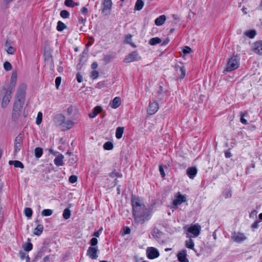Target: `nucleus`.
I'll return each instance as SVG.
<instances>
[{
    "label": "nucleus",
    "instance_id": "0eeeda50",
    "mask_svg": "<svg viewBox=\"0 0 262 262\" xmlns=\"http://www.w3.org/2000/svg\"><path fill=\"white\" fill-rule=\"evenodd\" d=\"M12 89H8L5 93L4 96L3 97L2 102V107H6L8 103H9L10 99L11 98V93H12Z\"/></svg>",
    "mask_w": 262,
    "mask_h": 262
},
{
    "label": "nucleus",
    "instance_id": "6e6552de",
    "mask_svg": "<svg viewBox=\"0 0 262 262\" xmlns=\"http://www.w3.org/2000/svg\"><path fill=\"white\" fill-rule=\"evenodd\" d=\"M146 254L148 258L151 259L156 258L159 256V251L154 247L147 248L146 250Z\"/></svg>",
    "mask_w": 262,
    "mask_h": 262
},
{
    "label": "nucleus",
    "instance_id": "052dcab7",
    "mask_svg": "<svg viewBox=\"0 0 262 262\" xmlns=\"http://www.w3.org/2000/svg\"><path fill=\"white\" fill-rule=\"evenodd\" d=\"M259 221H255L253 224H252L251 225V228L253 229H256L258 228V224L259 223Z\"/></svg>",
    "mask_w": 262,
    "mask_h": 262
},
{
    "label": "nucleus",
    "instance_id": "a18cd8bd",
    "mask_svg": "<svg viewBox=\"0 0 262 262\" xmlns=\"http://www.w3.org/2000/svg\"><path fill=\"white\" fill-rule=\"evenodd\" d=\"M15 167H18L20 168H24V166L23 164L19 161L15 160L14 164Z\"/></svg>",
    "mask_w": 262,
    "mask_h": 262
},
{
    "label": "nucleus",
    "instance_id": "6ab92c4d",
    "mask_svg": "<svg viewBox=\"0 0 262 262\" xmlns=\"http://www.w3.org/2000/svg\"><path fill=\"white\" fill-rule=\"evenodd\" d=\"M197 173V169L194 167L188 168L187 169V174L191 179H193Z\"/></svg>",
    "mask_w": 262,
    "mask_h": 262
},
{
    "label": "nucleus",
    "instance_id": "39448f33",
    "mask_svg": "<svg viewBox=\"0 0 262 262\" xmlns=\"http://www.w3.org/2000/svg\"><path fill=\"white\" fill-rule=\"evenodd\" d=\"M175 71L180 79L184 78L186 74V69L181 62H178L174 66Z\"/></svg>",
    "mask_w": 262,
    "mask_h": 262
},
{
    "label": "nucleus",
    "instance_id": "b1692460",
    "mask_svg": "<svg viewBox=\"0 0 262 262\" xmlns=\"http://www.w3.org/2000/svg\"><path fill=\"white\" fill-rule=\"evenodd\" d=\"M43 229V227L42 225L38 224L37 227L34 229V234L36 235L39 236L40 235Z\"/></svg>",
    "mask_w": 262,
    "mask_h": 262
},
{
    "label": "nucleus",
    "instance_id": "c756f323",
    "mask_svg": "<svg viewBox=\"0 0 262 262\" xmlns=\"http://www.w3.org/2000/svg\"><path fill=\"white\" fill-rule=\"evenodd\" d=\"M185 246L187 248L194 250V244L191 239H189L185 242Z\"/></svg>",
    "mask_w": 262,
    "mask_h": 262
},
{
    "label": "nucleus",
    "instance_id": "6e6d98bb",
    "mask_svg": "<svg viewBox=\"0 0 262 262\" xmlns=\"http://www.w3.org/2000/svg\"><path fill=\"white\" fill-rule=\"evenodd\" d=\"M191 51H192L191 49L188 46L185 47V48L183 50V52L184 54H187L188 53H189Z\"/></svg>",
    "mask_w": 262,
    "mask_h": 262
},
{
    "label": "nucleus",
    "instance_id": "e433bc0d",
    "mask_svg": "<svg viewBox=\"0 0 262 262\" xmlns=\"http://www.w3.org/2000/svg\"><path fill=\"white\" fill-rule=\"evenodd\" d=\"M53 211L51 209H44L41 212V214L43 216H48L52 214Z\"/></svg>",
    "mask_w": 262,
    "mask_h": 262
},
{
    "label": "nucleus",
    "instance_id": "20e7f679",
    "mask_svg": "<svg viewBox=\"0 0 262 262\" xmlns=\"http://www.w3.org/2000/svg\"><path fill=\"white\" fill-rule=\"evenodd\" d=\"M186 196L182 195L179 192L175 195V198L172 202L173 206L172 209H177L178 206L181 205L182 203L186 202Z\"/></svg>",
    "mask_w": 262,
    "mask_h": 262
},
{
    "label": "nucleus",
    "instance_id": "c03bdc74",
    "mask_svg": "<svg viewBox=\"0 0 262 262\" xmlns=\"http://www.w3.org/2000/svg\"><path fill=\"white\" fill-rule=\"evenodd\" d=\"M158 97H159L158 98V99H159V100L162 99L165 94L164 92H163L162 86L160 87L159 90L158 91Z\"/></svg>",
    "mask_w": 262,
    "mask_h": 262
},
{
    "label": "nucleus",
    "instance_id": "a19ab883",
    "mask_svg": "<svg viewBox=\"0 0 262 262\" xmlns=\"http://www.w3.org/2000/svg\"><path fill=\"white\" fill-rule=\"evenodd\" d=\"M74 4V2L73 0H66L64 2V5L69 7L73 8Z\"/></svg>",
    "mask_w": 262,
    "mask_h": 262
},
{
    "label": "nucleus",
    "instance_id": "412c9836",
    "mask_svg": "<svg viewBox=\"0 0 262 262\" xmlns=\"http://www.w3.org/2000/svg\"><path fill=\"white\" fill-rule=\"evenodd\" d=\"M121 104V99L119 97H115L111 103V106L113 108H117Z\"/></svg>",
    "mask_w": 262,
    "mask_h": 262
},
{
    "label": "nucleus",
    "instance_id": "5fc2aeb1",
    "mask_svg": "<svg viewBox=\"0 0 262 262\" xmlns=\"http://www.w3.org/2000/svg\"><path fill=\"white\" fill-rule=\"evenodd\" d=\"M99 76V72L97 71H93L91 73V78L96 79Z\"/></svg>",
    "mask_w": 262,
    "mask_h": 262
},
{
    "label": "nucleus",
    "instance_id": "774afa93",
    "mask_svg": "<svg viewBox=\"0 0 262 262\" xmlns=\"http://www.w3.org/2000/svg\"><path fill=\"white\" fill-rule=\"evenodd\" d=\"M78 21H79V23H80V24H84L85 23V21H86V19L83 18L81 17H80L78 18Z\"/></svg>",
    "mask_w": 262,
    "mask_h": 262
},
{
    "label": "nucleus",
    "instance_id": "37998d69",
    "mask_svg": "<svg viewBox=\"0 0 262 262\" xmlns=\"http://www.w3.org/2000/svg\"><path fill=\"white\" fill-rule=\"evenodd\" d=\"M42 121V113L41 112H39L37 114L36 120V123L37 125H39Z\"/></svg>",
    "mask_w": 262,
    "mask_h": 262
},
{
    "label": "nucleus",
    "instance_id": "c9c22d12",
    "mask_svg": "<svg viewBox=\"0 0 262 262\" xmlns=\"http://www.w3.org/2000/svg\"><path fill=\"white\" fill-rule=\"evenodd\" d=\"M71 216V211L69 209L66 208L64 210L63 213V217L64 219L67 220L70 218Z\"/></svg>",
    "mask_w": 262,
    "mask_h": 262
},
{
    "label": "nucleus",
    "instance_id": "9b49d317",
    "mask_svg": "<svg viewBox=\"0 0 262 262\" xmlns=\"http://www.w3.org/2000/svg\"><path fill=\"white\" fill-rule=\"evenodd\" d=\"M201 229V226L196 224L189 227L187 231L193 234L195 237H196L200 234Z\"/></svg>",
    "mask_w": 262,
    "mask_h": 262
},
{
    "label": "nucleus",
    "instance_id": "0e129e2a",
    "mask_svg": "<svg viewBox=\"0 0 262 262\" xmlns=\"http://www.w3.org/2000/svg\"><path fill=\"white\" fill-rule=\"evenodd\" d=\"M102 229H100L98 231L95 232L93 234V235L95 237H99L100 235V232H101Z\"/></svg>",
    "mask_w": 262,
    "mask_h": 262
},
{
    "label": "nucleus",
    "instance_id": "ea45409f",
    "mask_svg": "<svg viewBox=\"0 0 262 262\" xmlns=\"http://www.w3.org/2000/svg\"><path fill=\"white\" fill-rule=\"evenodd\" d=\"M4 68L6 71H8L12 69V67L9 62L6 61L4 63Z\"/></svg>",
    "mask_w": 262,
    "mask_h": 262
},
{
    "label": "nucleus",
    "instance_id": "2f4dec72",
    "mask_svg": "<svg viewBox=\"0 0 262 262\" xmlns=\"http://www.w3.org/2000/svg\"><path fill=\"white\" fill-rule=\"evenodd\" d=\"M23 248H24L25 251L28 252L32 249L33 245L32 243H31L30 242H28V243H26L24 245H23Z\"/></svg>",
    "mask_w": 262,
    "mask_h": 262
},
{
    "label": "nucleus",
    "instance_id": "f704fd0d",
    "mask_svg": "<svg viewBox=\"0 0 262 262\" xmlns=\"http://www.w3.org/2000/svg\"><path fill=\"white\" fill-rule=\"evenodd\" d=\"M103 148L105 150H111L113 148V144L111 142H106L104 144Z\"/></svg>",
    "mask_w": 262,
    "mask_h": 262
},
{
    "label": "nucleus",
    "instance_id": "864d4df0",
    "mask_svg": "<svg viewBox=\"0 0 262 262\" xmlns=\"http://www.w3.org/2000/svg\"><path fill=\"white\" fill-rule=\"evenodd\" d=\"M223 195L225 198H228L231 196V191L230 190H227L223 193Z\"/></svg>",
    "mask_w": 262,
    "mask_h": 262
},
{
    "label": "nucleus",
    "instance_id": "79ce46f5",
    "mask_svg": "<svg viewBox=\"0 0 262 262\" xmlns=\"http://www.w3.org/2000/svg\"><path fill=\"white\" fill-rule=\"evenodd\" d=\"M74 122L71 120H68L66 122H65L64 126L70 129L74 125Z\"/></svg>",
    "mask_w": 262,
    "mask_h": 262
},
{
    "label": "nucleus",
    "instance_id": "ddd939ff",
    "mask_svg": "<svg viewBox=\"0 0 262 262\" xmlns=\"http://www.w3.org/2000/svg\"><path fill=\"white\" fill-rule=\"evenodd\" d=\"M159 109V105L158 103L156 102H153L152 103H150L147 112L148 114L151 115L156 113Z\"/></svg>",
    "mask_w": 262,
    "mask_h": 262
},
{
    "label": "nucleus",
    "instance_id": "f03ea898",
    "mask_svg": "<svg viewBox=\"0 0 262 262\" xmlns=\"http://www.w3.org/2000/svg\"><path fill=\"white\" fill-rule=\"evenodd\" d=\"M26 89L27 85L26 84L22 83L19 85L17 90L15 96V100L13 105V110L14 111H18V112H21V109L25 100Z\"/></svg>",
    "mask_w": 262,
    "mask_h": 262
},
{
    "label": "nucleus",
    "instance_id": "e2e57ef3",
    "mask_svg": "<svg viewBox=\"0 0 262 262\" xmlns=\"http://www.w3.org/2000/svg\"><path fill=\"white\" fill-rule=\"evenodd\" d=\"M80 11L82 14H86L88 12V10L86 7H82Z\"/></svg>",
    "mask_w": 262,
    "mask_h": 262
},
{
    "label": "nucleus",
    "instance_id": "2eb2a0df",
    "mask_svg": "<svg viewBox=\"0 0 262 262\" xmlns=\"http://www.w3.org/2000/svg\"><path fill=\"white\" fill-rule=\"evenodd\" d=\"M187 252L185 250H183L179 252L177 255L178 259L180 262H189L186 257Z\"/></svg>",
    "mask_w": 262,
    "mask_h": 262
},
{
    "label": "nucleus",
    "instance_id": "603ef678",
    "mask_svg": "<svg viewBox=\"0 0 262 262\" xmlns=\"http://www.w3.org/2000/svg\"><path fill=\"white\" fill-rule=\"evenodd\" d=\"M61 78L60 77H57L55 79V85L56 88L58 89L59 88V86L61 83Z\"/></svg>",
    "mask_w": 262,
    "mask_h": 262
},
{
    "label": "nucleus",
    "instance_id": "aec40b11",
    "mask_svg": "<svg viewBox=\"0 0 262 262\" xmlns=\"http://www.w3.org/2000/svg\"><path fill=\"white\" fill-rule=\"evenodd\" d=\"M102 111V108L101 106H97L94 108L92 113L89 114V116L91 118H94Z\"/></svg>",
    "mask_w": 262,
    "mask_h": 262
},
{
    "label": "nucleus",
    "instance_id": "f3484780",
    "mask_svg": "<svg viewBox=\"0 0 262 262\" xmlns=\"http://www.w3.org/2000/svg\"><path fill=\"white\" fill-rule=\"evenodd\" d=\"M17 81V73L16 71H13L11 76L10 86L8 89H12L13 91Z\"/></svg>",
    "mask_w": 262,
    "mask_h": 262
},
{
    "label": "nucleus",
    "instance_id": "cd10ccee",
    "mask_svg": "<svg viewBox=\"0 0 262 262\" xmlns=\"http://www.w3.org/2000/svg\"><path fill=\"white\" fill-rule=\"evenodd\" d=\"M35 156L37 158H39L41 157L43 151L42 149L40 147H36L34 150Z\"/></svg>",
    "mask_w": 262,
    "mask_h": 262
},
{
    "label": "nucleus",
    "instance_id": "423d86ee",
    "mask_svg": "<svg viewBox=\"0 0 262 262\" xmlns=\"http://www.w3.org/2000/svg\"><path fill=\"white\" fill-rule=\"evenodd\" d=\"M140 60H141V57L139 55V53L137 51H134L126 56L124 59V62L129 63Z\"/></svg>",
    "mask_w": 262,
    "mask_h": 262
},
{
    "label": "nucleus",
    "instance_id": "338daca9",
    "mask_svg": "<svg viewBox=\"0 0 262 262\" xmlns=\"http://www.w3.org/2000/svg\"><path fill=\"white\" fill-rule=\"evenodd\" d=\"M97 67L98 64L96 62H94L91 65V68L92 69H95L97 68Z\"/></svg>",
    "mask_w": 262,
    "mask_h": 262
},
{
    "label": "nucleus",
    "instance_id": "49530a36",
    "mask_svg": "<svg viewBox=\"0 0 262 262\" xmlns=\"http://www.w3.org/2000/svg\"><path fill=\"white\" fill-rule=\"evenodd\" d=\"M245 113H243V112L241 113L240 121L243 124L246 125L248 124V122H247V121L244 118V117L245 116Z\"/></svg>",
    "mask_w": 262,
    "mask_h": 262
},
{
    "label": "nucleus",
    "instance_id": "3c124183",
    "mask_svg": "<svg viewBox=\"0 0 262 262\" xmlns=\"http://www.w3.org/2000/svg\"><path fill=\"white\" fill-rule=\"evenodd\" d=\"M98 243V240L96 237H93L90 241V244L92 246H94L97 245Z\"/></svg>",
    "mask_w": 262,
    "mask_h": 262
},
{
    "label": "nucleus",
    "instance_id": "4c0bfd02",
    "mask_svg": "<svg viewBox=\"0 0 262 262\" xmlns=\"http://www.w3.org/2000/svg\"><path fill=\"white\" fill-rule=\"evenodd\" d=\"M109 176L112 178H114L115 177L121 178L122 176V174L116 171V170L115 169L114 171H113L112 172H111L109 174Z\"/></svg>",
    "mask_w": 262,
    "mask_h": 262
},
{
    "label": "nucleus",
    "instance_id": "473e14b6",
    "mask_svg": "<svg viewBox=\"0 0 262 262\" xmlns=\"http://www.w3.org/2000/svg\"><path fill=\"white\" fill-rule=\"evenodd\" d=\"M66 28V25L61 21H58L57 23V30L58 31H62Z\"/></svg>",
    "mask_w": 262,
    "mask_h": 262
},
{
    "label": "nucleus",
    "instance_id": "72a5a7b5",
    "mask_svg": "<svg viewBox=\"0 0 262 262\" xmlns=\"http://www.w3.org/2000/svg\"><path fill=\"white\" fill-rule=\"evenodd\" d=\"M21 112H18V111H14L13 110L12 111V118L14 121H16L19 118Z\"/></svg>",
    "mask_w": 262,
    "mask_h": 262
},
{
    "label": "nucleus",
    "instance_id": "bf43d9fd",
    "mask_svg": "<svg viewBox=\"0 0 262 262\" xmlns=\"http://www.w3.org/2000/svg\"><path fill=\"white\" fill-rule=\"evenodd\" d=\"M159 171L160 172V174H161L162 177H163V178L165 176V174L164 173V169H163L162 165H159Z\"/></svg>",
    "mask_w": 262,
    "mask_h": 262
},
{
    "label": "nucleus",
    "instance_id": "8fccbe9b",
    "mask_svg": "<svg viewBox=\"0 0 262 262\" xmlns=\"http://www.w3.org/2000/svg\"><path fill=\"white\" fill-rule=\"evenodd\" d=\"M69 182L71 183H74L77 181V177L75 175H72L69 178Z\"/></svg>",
    "mask_w": 262,
    "mask_h": 262
},
{
    "label": "nucleus",
    "instance_id": "09e8293b",
    "mask_svg": "<svg viewBox=\"0 0 262 262\" xmlns=\"http://www.w3.org/2000/svg\"><path fill=\"white\" fill-rule=\"evenodd\" d=\"M15 51V49L11 46L9 47L6 50L7 52L9 54H13Z\"/></svg>",
    "mask_w": 262,
    "mask_h": 262
},
{
    "label": "nucleus",
    "instance_id": "5701e85b",
    "mask_svg": "<svg viewBox=\"0 0 262 262\" xmlns=\"http://www.w3.org/2000/svg\"><path fill=\"white\" fill-rule=\"evenodd\" d=\"M165 20L166 16L164 15H162L155 19V23L157 26H161L164 23Z\"/></svg>",
    "mask_w": 262,
    "mask_h": 262
},
{
    "label": "nucleus",
    "instance_id": "1a4fd4ad",
    "mask_svg": "<svg viewBox=\"0 0 262 262\" xmlns=\"http://www.w3.org/2000/svg\"><path fill=\"white\" fill-rule=\"evenodd\" d=\"M23 142L22 136L18 135L14 141V154H16L21 149V144Z\"/></svg>",
    "mask_w": 262,
    "mask_h": 262
},
{
    "label": "nucleus",
    "instance_id": "4468645a",
    "mask_svg": "<svg viewBox=\"0 0 262 262\" xmlns=\"http://www.w3.org/2000/svg\"><path fill=\"white\" fill-rule=\"evenodd\" d=\"M253 51L256 54L262 55V41L255 42L253 45Z\"/></svg>",
    "mask_w": 262,
    "mask_h": 262
},
{
    "label": "nucleus",
    "instance_id": "393cba45",
    "mask_svg": "<svg viewBox=\"0 0 262 262\" xmlns=\"http://www.w3.org/2000/svg\"><path fill=\"white\" fill-rule=\"evenodd\" d=\"M124 132L123 127H118L117 128L116 130V137L119 139L122 137V135Z\"/></svg>",
    "mask_w": 262,
    "mask_h": 262
},
{
    "label": "nucleus",
    "instance_id": "58836bf2",
    "mask_svg": "<svg viewBox=\"0 0 262 262\" xmlns=\"http://www.w3.org/2000/svg\"><path fill=\"white\" fill-rule=\"evenodd\" d=\"M60 16L64 18H69L70 16L69 12L65 10H62L60 13Z\"/></svg>",
    "mask_w": 262,
    "mask_h": 262
},
{
    "label": "nucleus",
    "instance_id": "f8f14e48",
    "mask_svg": "<svg viewBox=\"0 0 262 262\" xmlns=\"http://www.w3.org/2000/svg\"><path fill=\"white\" fill-rule=\"evenodd\" d=\"M98 248L97 247H90L87 251V255L92 259H96L98 257L97 255Z\"/></svg>",
    "mask_w": 262,
    "mask_h": 262
},
{
    "label": "nucleus",
    "instance_id": "4d7b16f0",
    "mask_svg": "<svg viewBox=\"0 0 262 262\" xmlns=\"http://www.w3.org/2000/svg\"><path fill=\"white\" fill-rule=\"evenodd\" d=\"M76 79L78 82H81L83 80L82 75L80 73H78L76 75Z\"/></svg>",
    "mask_w": 262,
    "mask_h": 262
},
{
    "label": "nucleus",
    "instance_id": "a878e982",
    "mask_svg": "<svg viewBox=\"0 0 262 262\" xmlns=\"http://www.w3.org/2000/svg\"><path fill=\"white\" fill-rule=\"evenodd\" d=\"M144 6V2L142 0H137L136 1L135 6V9L136 10H140L143 8V7Z\"/></svg>",
    "mask_w": 262,
    "mask_h": 262
},
{
    "label": "nucleus",
    "instance_id": "13d9d810",
    "mask_svg": "<svg viewBox=\"0 0 262 262\" xmlns=\"http://www.w3.org/2000/svg\"><path fill=\"white\" fill-rule=\"evenodd\" d=\"M257 212L254 210L251 211V212L250 214V217L254 219L256 217Z\"/></svg>",
    "mask_w": 262,
    "mask_h": 262
},
{
    "label": "nucleus",
    "instance_id": "bb28decb",
    "mask_svg": "<svg viewBox=\"0 0 262 262\" xmlns=\"http://www.w3.org/2000/svg\"><path fill=\"white\" fill-rule=\"evenodd\" d=\"M161 42V40L159 37H154L151 38L149 41V43L150 45L154 46L158 44Z\"/></svg>",
    "mask_w": 262,
    "mask_h": 262
},
{
    "label": "nucleus",
    "instance_id": "a211bd4d",
    "mask_svg": "<svg viewBox=\"0 0 262 262\" xmlns=\"http://www.w3.org/2000/svg\"><path fill=\"white\" fill-rule=\"evenodd\" d=\"M65 117L59 114L56 116L54 119V122L56 125H61L65 122Z\"/></svg>",
    "mask_w": 262,
    "mask_h": 262
},
{
    "label": "nucleus",
    "instance_id": "de8ad7c7",
    "mask_svg": "<svg viewBox=\"0 0 262 262\" xmlns=\"http://www.w3.org/2000/svg\"><path fill=\"white\" fill-rule=\"evenodd\" d=\"M112 57L113 56L111 54L106 55L103 58V60L106 63L110 62Z\"/></svg>",
    "mask_w": 262,
    "mask_h": 262
},
{
    "label": "nucleus",
    "instance_id": "680f3d73",
    "mask_svg": "<svg viewBox=\"0 0 262 262\" xmlns=\"http://www.w3.org/2000/svg\"><path fill=\"white\" fill-rule=\"evenodd\" d=\"M19 255L20 256V258L23 260L25 258V257L27 256L26 255V253L22 251H20L19 252Z\"/></svg>",
    "mask_w": 262,
    "mask_h": 262
},
{
    "label": "nucleus",
    "instance_id": "dca6fc26",
    "mask_svg": "<svg viewBox=\"0 0 262 262\" xmlns=\"http://www.w3.org/2000/svg\"><path fill=\"white\" fill-rule=\"evenodd\" d=\"M102 5V12H104L106 11L111 10V9H112L113 3L112 0H103Z\"/></svg>",
    "mask_w": 262,
    "mask_h": 262
},
{
    "label": "nucleus",
    "instance_id": "69168bd1",
    "mask_svg": "<svg viewBox=\"0 0 262 262\" xmlns=\"http://www.w3.org/2000/svg\"><path fill=\"white\" fill-rule=\"evenodd\" d=\"M130 232V230L129 228L126 227L124 230V234H129Z\"/></svg>",
    "mask_w": 262,
    "mask_h": 262
},
{
    "label": "nucleus",
    "instance_id": "9d476101",
    "mask_svg": "<svg viewBox=\"0 0 262 262\" xmlns=\"http://www.w3.org/2000/svg\"><path fill=\"white\" fill-rule=\"evenodd\" d=\"M246 236L243 233L234 232L232 235V239L236 243H241L246 240Z\"/></svg>",
    "mask_w": 262,
    "mask_h": 262
},
{
    "label": "nucleus",
    "instance_id": "f257e3e1",
    "mask_svg": "<svg viewBox=\"0 0 262 262\" xmlns=\"http://www.w3.org/2000/svg\"><path fill=\"white\" fill-rule=\"evenodd\" d=\"M132 203L135 221L143 223L150 218V213L141 200L135 196H132Z\"/></svg>",
    "mask_w": 262,
    "mask_h": 262
},
{
    "label": "nucleus",
    "instance_id": "7ed1b4c3",
    "mask_svg": "<svg viewBox=\"0 0 262 262\" xmlns=\"http://www.w3.org/2000/svg\"><path fill=\"white\" fill-rule=\"evenodd\" d=\"M239 59L237 56L232 57L228 61L226 69L227 71H231L237 69L239 66Z\"/></svg>",
    "mask_w": 262,
    "mask_h": 262
},
{
    "label": "nucleus",
    "instance_id": "c85d7f7f",
    "mask_svg": "<svg viewBox=\"0 0 262 262\" xmlns=\"http://www.w3.org/2000/svg\"><path fill=\"white\" fill-rule=\"evenodd\" d=\"M24 213L29 219H31L33 213L32 209L29 207L25 208L24 210Z\"/></svg>",
    "mask_w": 262,
    "mask_h": 262
},
{
    "label": "nucleus",
    "instance_id": "4be33fe9",
    "mask_svg": "<svg viewBox=\"0 0 262 262\" xmlns=\"http://www.w3.org/2000/svg\"><path fill=\"white\" fill-rule=\"evenodd\" d=\"M64 158V156L62 154H59L57 157L55 158L54 159V163L57 166H62L63 165V159Z\"/></svg>",
    "mask_w": 262,
    "mask_h": 262
},
{
    "label": "nucleus",
    "instance_id": "7c9ffc66",
    "mask_svg": "<svg viewBox=\"0 0 262 262\" xmlns=\"http://www.w3.org/2000/svg\"><path fill=\"white\" fill-rule=\"evenodd\" d=\"M256 33L255 30H251L249 31H247L245 32L244 34L249 37L250 38H253L256 35Z\"/></svg>",
    "mask_w": 262,
    "mask_h": 262
}]
</instances>
